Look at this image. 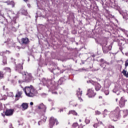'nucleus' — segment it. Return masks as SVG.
Segmentation results:
<instances>
[{
    "label": "nucleus",
    "instance_id": "nucleus-30",
    "mask_svg": "<svg viewBox=\"0 0 128 128\" xmlns=\"http://www.w3.org/2000/svg\"><path fill=\"white\" fill-rule=\"evenodd\" d=\"M8 95L9 96H13L14 94L12 92H10L8 93Z\"/></svg>",
    "mask_w": 128,
    "mask_h": 128
},
{
    "label": "nucleus",
    "instance_id": "nucleus-41",
    "mask_svg": "<svg viewBox=\"0 0 128 128\" xmlns=\"http://www.w3.org/2000/svg\"><path fill=\"white\" fill-rule=\"evenodd\" d=\"M2 110V105H0V110Z\"/></svg>",
    "mask_w": 128,
    "mask_h": 128
},
{
    "label": "nucleus",
    "instance_id": "nucleus-35",
    "mask_svg": "<svg viewBox=\"0 0 128 128\" xmlns=\"http://www.w3.org/2000/svg\"><path fill=\"white\" fill-rule=\"evenodd\" d=\"M90 120H89L86 119V124H90Z\"/></svg>",
    "mask_w": 128,
    "mask_h": 128
},
{
    "label": "nucleus",
    "instance_id": "nucleus-42",
    "mask_svg": "<svg viewBox=\"0 0 128 128\" xmlns=\"http://www.w3.org/2000/svg\"><path fill=\"white\" fill-rule=\"evenodd\" d=\"M40 122H42V121H39L38 122V126H40Z\"/></svg>",
    "mask_w": 128,
    "mask_h": 128
},
{
    "label": "nucleus",
    "instance_id": "nucleus-18",
    "mask_svg": "<svg viewBox=\"0 0 128 128\" xmlns=\"http://www.w3.org/2000/svg\"><path fill=\"white\" fill-rule=\"evenodd\" d=\"M8 46H14V41L10 40V41L8 42Z\"/></svg>",
    "mask_w": 128,
    "mask_h": 128
},
{
    "label": "nucleus",
    "instance_id": "nucleus-5",
    "mask_svg": "<svg viewBox=\"0 0 128 128\" xmlns=\"http://www.w3.org/2000/svg\"><path fill=\"white\" fill-rule=\"evenodd\" d=\"M54 124H58V122L56 119H55L54 118L52 117L50 118V128H52L54 126Z\"/></svg>",
    "mask_w": 128,
    "mask_h": 128
},
{
    "label": "nucleus",
    "instance_id": "nucleus-45",
    "mask_svg": "<svg viewBox=\"0 0 128 128\" xmlns=\"http://www.w3.org/2000/svg\"><path fill=\"white\" fill-rule=\"evenodd\" d=\"M11 30H15L14 27H12V28H11Z\"/></svg>",
    "mask_w": 128,
    "mask_h": 128
},
{
    "label": "nucleus",
    "instance_id": "nucleus-32",
    "mask_svg": "<svg viewBox=\"0 0 128 128\" xmlns=\"http://www.w3.org/2000/svg\"><path fill=\"white\" fill-rule=\"evenodd\" d=\"M74 102H72V101H70V104H72V106H74Z\"/></svg>",
    "mask_w": 128,
    "mask_h": 128
},
{
    "label": "nucleus",
    "instance_id": "nucleus-58",
    "mask_svg": "<svg viewBox=\"0 0 128 128\" xmlns=\"http://www.w3.org/2000/svg\"><path fill=\"white\" fill-rule=\"evenodd\" d=\"M44 122H46V120H44Z\"/></svg>",
    "mask_w": 128,
    "mask_h": 128
},
{
    "label": "nucleus",
    "instance_id": "nucleus-15",
    "mask_svg": "<svg viewBox=\"0 0 128 128\" xmlns=\"http://www.w3.org/2000/svg\"><path fill=\"white\" fill-rule=\"evenodd\" d=\"M96 86L95 88L96 90L97 91L100 90V88H102V86L98 83H96Z\"/></svg>",
    "mask_w": 128,
    "mask_h": 128
},
{
    "label": "nucleus",
    "instance_id": "nucleus-20",
    "mask_svg": "<svg viewBox=\"0 0 128 128\" xmlns=\"http://www.w3.org/2000/svg\"><path fill=\"white\" fill-rule=\"evenodd\" d=\"M122 114H123L124 116H128V110H123Z\"/></svg>",
    "mask_w": 128,
    "mask_h": 128
},
{
    "label": "nucleus",
    "instance_id": "nucleus-60",
    "mask_svg": "<svg viewBox=\"0 0 128 128\" xmlns=\"http://www.w3.org/2000/svg\"><path fill=\"white\" fill-rule=\"evenodd\" d=\"M21 88H22V86H21Z\"/></svg>",
    "mask_w": 128,
    "mask_h": 128
},
{
    "label": "nucleus",
    "instance_id": "nucleus-7",
    "mask_svg": "<svg viewBox=\"0 0 128 128\" xmlns=\"http://www.w3.org/2000/svg\"><path fill=\"white\" fill-rule=\"evenodd\" d=\"M102 50L104 54H106V52H108V51L112 50V46L110 45L108 47L104 46L102 47Z\"/></svg>",
    "mask_w": 128,
    "mask_h": 128
},
{
    "label": "nucleus",
    "instance_id": "nucleus-26",
    "mask_svg": "<svg viewBox=\"0 0 128 128\" xmlns=\"http://www.w3.org/2000/svg\"><path fill=\"white\" fill-rule=\"evenodd\" d=\"M128 60H126L125 62V66H126L125 68H126V67L128 66Z\"/></svg>",
    "mask_w": 128,
    "mask_h": 128
},
{
    "label": "nucleus",
    "instance_id": "nucleus-39",
    "mask_svg": "<svg viewBox=\"0 0 128 128\" xmlns=\"http://www.w3.org/2000/svg\"><path fill=\"white\" fill-rule=\"evenodd\" d=\"M6 54H10V52L9 50H6Z\"/></svg>",
    "mask_w": 128,
    "mask_h": 128
},
{
    "label": "nucleus",
    "instance_id": "nucleus-4",
    "mask_svg": "<svg viewBox=\"0 0 128 128\" xmlns=\"http://www.w3.org/2000/svg\"><path fill=\"white\" fill-rule=\"evenodd\" d=\"M96 94L94 93L92 88L88 90L86 96H88V98H94L96 96Z\"/></svg>",
    "mask_w": 128,
    "mask_h": 128
},
{
    "label": "nucleus",
    "instance_id": "nucleus-54",
    "mask_svg": "<svg viewBox=\"0 0 128 128\" xmlns=\"http://www.w3.org/2000/svg\"><path fill=\"white\" fill-rule=\"evenodd\" d=\"M80 120V122H82V120Z\"/></svg>",
    "mask_w": 128,
    "mask_h": 128
},
{
    "label": "nucleus",
    "instance_id": "nucleus-49",
    "mask_svg": "<svg viewBox=\"0 0 128 128\" xmlns=\"http://www.w3.org/2000/svg\"><path fill=\"white\" fill-rule=\"evenodd\" d=\"M99 98H102V96H99Z\"/></svg>",
    "mask_w": 128,
    "mask_h": 128
},
{
    "label": "nucleus",
    "instance_id": "nucleus-22",
    "mask_svg": "<svg viewBox=\"0 0 128 128\" xmlns=\"http://www.w3.org/2000/svg\"><path fill=\"white\" fill-rule=\"evenodd\" d=\"M4 64H6V57H4L3 60Z\"/></svg>",
    "mask_w": 128,
    "mask_h": 128
},
{
    "label": "nucleus",
    "instance_id": "nucleus-50",
    "mask_svg": "<svg viewBox=\"0 0 128 128\" xmlns=\"http://www.w3.org/2000/svg\"><path fill=\"white\" fill-rule=\"evenodd\" d=\"M24 2H28V0H24Z\"/></svg>",
    "mask_w": 128,
    "mask_h": 128
},
{
    "label": "nucleus",
    "instance_id": "nucleus-34",
    "mask_svg": "<svg viewBox=\"0 0 128 128\" xmlns=\"http://www.w3.org/2000/svg\"><path fill=\"white\" fill-rule=\"evenodd\" d=\"M6 88V86H3V90H8V88Z\"/></svg>",
    "mask_w": 128,
    "mask_h": 128
},
{
    "label": "nucleus",
    "instance_id": "nucleus-17",
    "mask_svg": "<svg viewBox=\"0 0 128 128\" xmlns=\"http://www.w3.org/2000/svg\"><path fill=\"white\" fill-rule=\"evenodd\" d=\"M74 114V116H78V113L76 112L74 110L70 111L68 113V114Z\"/></svg>",
    "mask_w": 128,
    "mask_h": 128
},
{
    "label": "nucleus",
    "instance_id": "nucleus-8",
    "mask_svg": "<svg viewBox=\"0 0 128 128\" xmlns=\"http://www.w3.org/2000/svg\"><path fill=\"white\" fill-rule=\"evenodd\" d=\"M21 42L22 44H28L30 42V40L28 38H22L21 39Z\"/></svg>",
    "mask_w": 128,
    "mask_h": 128
},
{
    "label": "nucleus",
    "instance_id": "nucleus-9",
    "mask_svg": "<svg viewBox=\"0 0 128 128\" xmlns=\"http://www.w3.org/2000/svg\"><path fill=\"white\" fill-rule=\"evenodd\" d=\"M42 83L44 86H46L48 88H50V85H48V84H50V81H46V79H43L42 80Z\"/></svg>",
    "mask_w": 128,
    "mask_h": 128
},
{
    "label": "nucleus",
    "instance_id": "nucleus-14",
    "mask_svg": "<svg viewBox=\"0 0 128 128\" xmlns=\"http://www.w3.org/2000/svg\"><path fill=\"white\" fill-rule=\"evenodd\" d=\"M22 110H25L28 109V104L27 103H23L22 104Z\"/></svg>",
    "mask_w": 128,
    "mask_h": 128
},
{
    "label": "nucleus",
    "instance_id": "nucleus-33",
    "mask_svg": "<svg viewBox=\"0 0 128 128\" xmlns=\"http://www.w3.org/2000/svg\"><path fill=\"white\" fill-rule=\"evenodd\" d=\"M10 4H12V8H14V2H11Z\"/></svg>",
    "mask_w": 128,
    "mask_h": 128
},
{
    "label": "nucleus",
    "instance_id": "nucleus-2",
    "mask_svg": "<svg viewBox=\"0 0 128 128\" xmlns=\"http://www.w3.org/2000/svg\"><path fill=\"white\" fill-rule=\"evenodd\" d=\"M22 74L23 76V78H24V80H20L18 81L19 84H22V82H30L32 80V74L28 73V72H22Z\"/></svg>",
    "mask_w": 128,
    "mask_h": 128
},
{
    "label": "nucleus",
    "instance_id": "nucleus-12",
    "mask_svg": "<svg viewBox=\"0 0 128 128\" xmlns=\"http://www.w3.org/2000/svg\"><path fill=\"white\" fill-rule=\"evenodd\" d=\"M38 108L39 110H42L44 112H46V107L44 104L42 103L40 104L38 106Z\"/></svg>",
    "mask_w": 128,
    "mask_h": 128
},
{
    "label": "nucleus",
    "instance_id": "nucleus-38",
    "mask_svg": "<svg viewBox=\"0 0 128 128\" xmlns=\"http://www.w3.org/2000/svg\"><path fill=\"white\" fill-rule=\"evenodd\" d=\"M108 128H114V126H109Z\"/></svg>",
    "mask_w": 128,
    "mask_h": 128
},
{
    "label": "nucleus",
    "instance_id": "nucleus-13",
    "mask_svg": "<svg viewBox=\"0 0 128 128\" xmlns=\"http://www.w3.org/2000/svg\"><path fill=\"white\" fill-rule=\"evenodd\" d=\"M125 104L124 100L122 98H121L120 100V108H124V106Z\"/></svg>",
    "mask_w": 128,
    "mask_h": 128
},
{
    "label": "nucleus",
    "instance_id": "nucleus-57",
    "mask_svg": "<svg viewBox=\"0 0 128 128\" xmlns=\"http://www.w3.org/2000/svg\"><path fill=\"white\" fill-rule=\"evenodd\" d=\"M60 112H62V110H60Z\"/></svg>",
    "mask_w": 128,
    "mask_h": 128
},
{
    "label": "nucleus",
    "instance_id": "nucleus-19",
    "mask_svg": "<svg viewBox=\"0 0 128 128\" xmlns=\"http://www.w3.org/2000/svg\"><path fill=\"white\" fill-rule=\"evenodd\" d=\"M22 92H18L16 95V98H20L22 96Z\"/></svg>",
    "mask_w": 128,
    "mask_h": 128
},
{
    "label": "nucleus",
    "instance_id": "nucleus-36",
    "mask_svg": "<svg viewBox=\"0 0 128 128\" xmlns=\"http://www.w3.org/2000/svg\"><path fill=\"white\" fill-rule=\"evenodd\" d=\"M125 34L127 38H128V31H126V32H125Z\"/></svg>",
    "mask_w": 128,
    "mask_h": 128
},
{
    "label": "nucleus",
    "instance_id": "nucleus-40",
    "mask_svg": "<svg viewBox=\"0 0 128 128\" xmlns=\"http://www.w3.org/2000/svg\"><path fill=\"white\" fill-rule=\"evenodd\" d=\"M24 14H25V16H26V14H28V12L26 11L25 13Z\"/></svg>",
    "mask_w": 128,
    "mask_h": 128
},
{
    "label": "nucleus",
    "instance_id": "nucleus-16",
    "mask_svg": "<svg viewBox=\"0 0 128 128\" xmlns=\"http://www.w3.org/2000/svg\"><path fill=\"white\" fill-rule=\"evenodd\" d=\"M122 74H123L124 76H126V78H128V71L126 70H124L122 72Z\"/></svg>",
    "mask_w": 128,
    "mask_h": 128
},
{
    "label": "nucleus",
    "instance_id": "nucleus-59",
    "mask_svg": "<svg viewBox=\"0 0 128 128\" xmlns=\"http://www.w3.org/2000/svg\"><path fill=\"white\" fill-rule=\"evenodd\" d=\"M94 56H93V57L94 58Z\"/></svg>",
    "mask_w": 128,
    "mask_h": 128
},
{
    "label": "nucleus",
    "instance_id": "nucleus-44",
    "mask_svg": "<svg viewBox=\"0 0 128 128\" xmlns=\"http://www.w3.org/2000/svg\"><path fill=\"white\" fill-rule=\"evenodd\" d=\"M30 106H33L34 105V102H30Z\"/></svg>",
    "mask_w": 128,
    "mask_h": 128
},
{
    "label": "nucleus",
    "instance_id": "nucleus-55",
    "mask_svg": "<svg viewBox=\"0 0 128 128\" xmlns=\"http://www.w3.org/2000/svg\"><path fill=\"white\" fill-rule=\"evenodd\" d=\"M100 124H102V122H100Z\"/></svg>",
    "mask_w": 128,
    "mask_h": 128
},
{
    "label": "nucleus",
    "instance_id": "nucleus-48",
    "mask_svg": "<svg viewBox=\"0 0 128 128\" xmlns=\"http://www.w3.org/2000/svg\"><path fill=\"white\" fill-rule=\"evenodd\" d=\"M2 100V95H0V100Z\"/></svg>",
    "mask_w": 128,
    "mask_h": 128
},
{
    "label": "nucleus",
    "instance_id": "nucleus-31",
    "mask_svg": "<svg viewBox=\"0 0 128 128\" xmlns=\"http://www.w3.org/2000/svg\"><path fill=\"white\" fill-rule=\"evenodd\" d=\"M6 70H7L9 72H10V68H5Z\"/></svg>",
    "mask_w": 128,
    "mask_h": 128
},
{
    "label": "nucleus",
    "instance_id": "nucleus-25",
    "mask_svg": "<svg viewBox=\"0 0 128 128\" xmlns=\"http://www.w3.org/2000/svg\"><path fill=\"white\" fill-rule=\"evenodd\" d=\"M78 126V124L77 122L74 123L72 124L73 128H76V126Z\"/></svg>",
    "mask_w": 128,
    "mask_h": 128
},
{
    "label": "nucleus",
    "instance_id": "nucleus-37",
    "mask_svg": "<svg viewBox=\"0 0 128 128\" xmlns=\"http://www.w3.org/2000/svg\"><path fill=\"white\" fill-rule=\"evenodd\" d=\"M93 126H94V128H96L97 126H98V124H94Z\"/></svg>",
    "mask_w": 128,
    "mask_h": 128
},
{
    "label": "nucleus",
    "instance_id": "nucleus-27",
    "mask_svg": "<svg viewBox=\"0 0 128 128\" xmlns=\"http://www.w3.org/2000/svg\"><path fill=\"white\" fill-rule=\"evenodd\" d=\"M4 78V74L0 72V80H2Z\"/></svg>",
    "mask_w": 128,
    "mask_h": 128
},
{
    "label": "nucleus",
    "instance_id": "nucleus-23",
    "mask_svg": "<svg viewBox=\"0 0 128 128\" xmlns=\"http://www.w3.org/2000/svg\"><path fill=\"white\" fill-rule=\"evenodd\" d=\"M119 30H122V32H124V34H126V30L122 28H119Z\"/></svg>",
    "mask_w": 128,
    "mask_h": 128
},
{
    "label": "nucleus",
    "instance_id": "nucleus-29",
    "mask_svg": "<svg viewBox=\"0 0 128 128\" xmlns=\"http://www.w3.org/2000/svg\"><path fill=\"white\" fill-rule=\"evenodd\" d=\"M107 114H108V111L106 110H105L104 112V114L106 115Z\"/></svg>",
    "mask_w": 128,
    "mask_h": 128
},
{
    "label": "nucleus",
    "instance_id": "nucleus-6",
    "mask_svg": "<svg viewBox=\"0 0 128 128\" xmlns=\"http://www.w3.org/2000/svg\"><path fill=\"white\" fill-rule=\"evenodd\" d=\"M100 66L103 68H106V64H110V63L104 61V59H100Z\"/></svg>",
    "mask_w": 128,
    "mask_h": 128
},
{
    "label": "nucleus",
    "instance_id": "nucleus-1",
    "mask_svg": "<svg viewBox=\"0 0 128 128\" xmlns=\"http://www.w3.org/2000/svg\"><path fill=\"white\" fill-rule=\"evenodd\" d=\"M23 90L26 96L30 98H32V96L38 94V91L34 89L32 86H26L25 88H23Z\"/></svg>",
    "mask_w": 128,
    "mask_h": 128
},
{
    "label": "nucleus",
    "instance_id": "nucleus-21",
    "mask_svg": "<svg viewBox=\"0 0 128 128\" xmlns=\"http://www.w3.org/2000/svg\"><path fill=\"white\" fill-rule=\"evenodd\" d=\"M16 68V70H22V66L20 64H19L18 66H17Z\"/></svg>",
    "mask_w": 128,
    "mask_h": 128
},
{
    "label": "nucleus",
    "instance_id": "nucleus-3",
    "mask_svg": "<svg viewBox=\"0 0 128 128\" xmlns=\"http://www.w3.org/2000/svg\"><path fill=\"white\" fill-rule=\"evenodd\" d=\"M120 116V110L119 107H116L113 111H112L110 114L111 118H118Z\"/></svg>",
    "mask_w": 128,
    "mask_h": 128
},
{
    "label": "nucleus",
    "instance_id": "nucleus-62",
    "mask_svg": "<svg viewBox=\"0 0 128 128\" xmlns=\"http://www.w3.org/2000/svg\"><path fill=\"white\" fill-rule=\"evenodd\" d=\"M78 128H80V127H78Z\"/></svg>",
    "mask_w": 128,
    "mask_h": 128
},
{
    "label": "nucleus",
    "instance_id": "nucleus-52",
    "mask_svg": "<svg viewBox=\"0 0 128 128\" xmlns=\"http://www.w3.org/2000/svg\"><path fill=\"white\" fill-rule=\"evenodd\" d=\"M77 106V104H75V105H74V106Z\"/></svg>",
    "mask_w": 128,
    "mask_h": 128
},
{
    "label": "nucleus",
    "instance_id": "nucleus-10",
    "mask_svg": "<svg viewBox=\"0 0 128 128\" xmlns=\"http://www.w3.org/2000/svg\"><path fill=\"white\" fill-rule=\"evenodd\" d=\"M13 114H14L13 110L8 109L5 112V115L7 116H12Z\"/></svg>",
    "mask_w": 128,
    "mask_h": 128
},
{
    "label": "nucleus",
    "instance_id": "nucleus-51",
    "mask_svg": "<svg viewBox=\"0 0 128 128\" xmlns=\"http://www.w3.org/2000/svg\"><path fill=\"white\" fill-rule=\"evenodd\" d=\"M116 102H118V98H116Z\"/></svg>",
    "mask_w": 128,
    "mask_h": 128
},
{
    "label": "nucleus",
    "instance_id": "nucleus-28",
    "mask_svg": "<svg viewBox=\"0 0 128 128\" xmlns=\"http://www.w3.org/2000/svg\"><path fill=\"white\" fill-rule=\"evenodd\" d=\"M104 92L106 96H108V94H110V92H108V90H105Z\"/></svg>",
    "mask_w": 128,
    "mask_h": 128
},
{
    "label": "nucleus",
    "instance_id": "nucleus-24",
    "mask_svg": "<svg viewBox=\"0 0 128 128\" xmlns=\"http://www.w3.org/2000/svg\"><path fill=\"white\" fill-rule=\"evenodd\" d=\"M95 114H96V116H98V115L100 114V112L98 110H96L95 112Z\"/></svg>",
    "mask_w": 128,
    "mask_h": 128
},
{
    "label": "nucleus",
    "instance_id": "nucleus-46",
    "mask_svg": "<svg viewBox=\"0 0 128 128\" xmlns=\"http://www.w3.org/2000/svg\"><path fill=\"white\" fill-rule=\"evenodd\" d=\"M28 8H30V4H28Z\"/></svg>",
    "mask_w": 128,
    "mask_h": 128
},
{
    "label": "nucleus",
    "instance_id": "nucleus-11",
    "mask_svg": "<svg viewBox=\"0 0 128 128\" xmlns=\"http://www.w3.org/2000/svg\"><path fill=\"white\" fill-rule=\"evenodd\" d=\"M82 94V91H80V88H78V90H77V96L79 98V100H81L80 102H82V99L80 98V96Z\"/></svg>",
    "mask_w": 128,
    "mask_h": 128
},
{
    "label": "nucleus",
    "instance_id": "nucleus-43",
    "mask_svg": "<svg viewBox=\"0 0 128 128\" xmlns=\"http://www.w3.org/2000/svg\"><path fill=\"white\" fill-rule=\"evenodd\" d=\"M90 82L92 84H94V82L90 81Z\"/></svg>",
    "mask_w": 128,
    "mask_h": 128
},
{
    "label": "nucleus",
    "instance_id": "nucleus-53",
    "mask_svg": "<svg viewBox=\"0 0 128 128\" xmlns=\"http://www.w3.org/2000/svg\"><path fill=\"white\" fill-rule=\"evenodd\" d=\"M14 24H16V21H14Z\"/></svg>",
    "mask_w": 128,
    "mask_h": 128
},
{
    "label": "nucleus",
    "instance_id": "nucleus-47",
    "mask_svg": "<svg viewBox=\"0 0 128 128\" xmlns=\"http://www.w3.org/2000/svg\"><path fill=\"white\" fill-rule=\"evenodd\" d=\"M52 94H58V92H53Z\"/></svg>",
    "mask_w": 128,
    "mask_h": 128
},
{
    "label": "nucleus",
    "instance_id": "nucleus-56",
    "mask_svg": "<svg viewBox=\"0 0 128 128\" xmlns=\"http://www.w3.org/2000/svg\"><path fill=\"white\" fill-rule=\"evenodd\" d=\"M60 82V80H58V82Z\"/></svg>",
    "mask_w": 128,
    "mask_h": 128
},
{
    "label": "nucleus",
    "instance_id": "nucleus-61",
    "mask_svg": "<svg viewBox=\"0 0 128 128\" xmlns=\"http://www.w3.org/2000/svg\"><path fill=\"white\" fill-rule=\"evenodd\" d=\"M58 70H59V68H58Z\"/></svg>",
    "mask_w": 128,
    "mask_h": 128
}]
</instances>
